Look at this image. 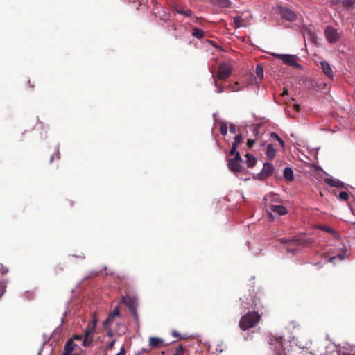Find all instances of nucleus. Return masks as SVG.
Masks as SVG:
<instances>
[{
    "label": "nucleus",
    "mask_w": 355,
    "mask_h": 355,
    "mask_svg": "<svg viewBox=\"0 0 355 355\" xmlns=\"http://www.w3.org/2000/svg\"><path fill=\"white\" fill-rule=\"evenodd\" d=\"M239 153L237 149L234 148H231L230 150V155H236V153Z\"/></svg>",
    "instance_id": "37998d69"
},
{
    "label": "nucleus",
    "mask_w": 355,
    "mask_h": 355,
    "mask_svg": "<svg viewBox=\"0 0 355 355\" xmlns=\"http://www.w3.org/2000/svg\"><path fill=\"white\" fill-rule=\"evenodd\" d=\"M349 257V254L347 252L346 250H345V251H343L341 253H339L338 254L331 257L329 259V261L331 263H335V262H334L335 260H336V259L343 260V259H348Z\"/></svg>",
    "instance_id": "6ab92c4d"
},
{
    "label": "nucleus",
    "mask_w": 355,
    "mask_h": 355,
    "mask_svg": "<svg viewBox=\"0 0 355 355\" xmlns=\"http://www.w3.org/2000/svg\"><path fill=\"white\" fill-rule=\"evenodd\" d=\"M115 344V340H112L111 343H109V345L107 346V349L111 350Z\"/></svg>",
    "instance_id": "c03bdc74"
},
{
    "label": "nucleus",
    "mask_w": 355,
    "mask_h": 355,
    "mask_svg": "<svg viewBox=\"0 0 355 355\" xmlns=\"http://www.w3.org/2000/svg\"><path fill=\"white\" fill-rule=\"evenodd\" d=\"M270 137L272 139H275L277 140H278L279 139V135L276 132H270Z\"/></svg>",
    "instance_id": "79ce46f5"
},
{
    "label": "nucleus",
    "mask_w": 355,
    "mask_h": 355,
    "mask_svg": "<svg viewBox=\"0 0 355 355\" xmlns=\"http://www.w3.org/2000/svg\"><path fill=\"white\" fill-rule=\"evenodd\" d=\"M245 157L247 158V164L249 168H252L255 166L257 163V159L252 155L247 153L245 155Z\"/></svg>",
    "instance_id": "b1692460"
},
{
    "label": "nucleus",
    "mask_w": 355,
    "mask_h": 355,
    "mask_svg": "<svg viewBox=\"0 0 355 355\" xmlns=\"http://www.w3.org/2000/svg\"><path fill=\"white\" fill-rule=\"evenodd\" d=\"M338 198L340 199V200H347L348 198H349V195L347 192L345 191H341L340 193H339V196H338Z\"/></svg>",
    "instance_id": "72a5a7b5"
},
{
    "label": "nucleus",
    "mask_w": 355,
    "mask_h": 355,
    "mask_svg": "<svg viewBox=\"0 0 355 355\" xmlns=\"http://www.w3.org/2000/svg\"><path fill=\"white\" fill-rule=\"evenodd\" d=\"M173 335L176 338L179 337V334L176 331H173Z\"/></svg>",
    "instance_id": "603ef678"
},
{
    "label": "nucleus",
    "mask_w": 355,
    "mask_h": 355,
    "mask_svg": "<svg viewBox=\"0 0 355 355\" xmlns=\"http://www.w3.org/2000/svg\"><path fill=\"white\" fill-rule=\"evenodd\" d=\"M321 69L322 72L331 80L334 78V72L332 69L327 61L320 62Z\"/></svg>",
    "instance_id": "f8f14e48"
},
{
    "label": "nucleus",
    "mask_w": 355,
    "mask_h": 355,
    "mask_svg": "<svg viewBox=\"0 0 355 355\" xmlns=\"http://www.w3.org/2000/svg\"><path fill=\"white\" fill-rule=\"evenodd\" d=\"M279 241L281 243L286 245V251L292 254H295L297 252V247H308L313 242V239L304 237L296 238L292 240L282 238Z\"/></svg>",
    "instance_id": "f257e3e1"
},
{
    "label": "nucleus",
    "mask_w": 355,
    "mask_h": 355,
    "mask_svg": "<svg viewBox=\"0 0 355 355\" xmlns=\"http://www.w3.org/2000/svg\"><path fill=\"white\" fill-rule=\"evenodd\" d=\"M255 72H256L257 76L259 78H263L264 73H263V69L261 65H257L256 67Z\"/></svg>",
    "instance_id": "c85d7f7f"
},
{
    "label": "nucleus",
    "mask_w": 355,
    "mask_h": 355,
    "mask_svg": "<svg viewBox=\"0 0 355 355\" xmlns=\"http://www.w3.org/2000/svg\"><path fill=\"white\" fill-rule=\"evenodd\" d=\"M141 352H138L136 355H140Z\"/></svg>",
    "instance_id": "13d9d810"
},
{
    "label": "nucleus",
    "mask_w": 355,
    "mask_h": 355,
    "mask_svg": "<svg viewBox=\"0 0 355 355\" xmlns=\"http://www.w3.org/2000/svg\"><path fill=\"white\" fill-rule=\"evenodd\" d=\"M94 333L95 329L88 324L86 329L84 330V334H83L84 337L83 340V345L85 347H87L92 345Z\"/></svg>",
    "instance_id": "423d86ee"
},
{
    "label": "nucleus",
    "mask_w": 355,
    "mask_h": 355,
    "mask_svg": "<svg viewBox=\"0 0 355 355\" xmlns=\"http://www.w3.org/2000/svg\"><path fill=\"white\" fill-rule=\"evenodd\" d=\"M234 141L239 145L241 144L243 141L242 135L240 134L236 135L234 137Z\"/></svg>",
    "instance_id": "c9c22d12"
},
{
    "label": "nucleus",
    "mask_w": 355,
    "mask_h": 355,
    "mask_svg": "<svg viewBox=\"0 0 355 355\" xmlns=\"http://www.w3.org/2000/svg\"><path fill=\"white\" fill-rule=\"evenodd\" d=\"M227 166L229 169L233 172H241L243 171V166L239 162H236L228 159Z\"/></svg>",
    "instance_id": "4468645a"
},
{
    "label": "nucleus",
    "mask_w": 355,
    "mask_h": 355,
    "mask_svg": "<svg viewBox=\"0 0 355 355\" xmlns=\"http://www.w3.org/2000/svg\"><path fill=\"white\" fill-rule=\"evenodd\" d=\"M241 17L237 16L234 18V24L236 27L241 26Z\"/></svg>",
    "instance_id": "4c0bfd02"
},
{
    "label": "nucleus",
    "mask_w": 355,
    "mask_h": 355,
    "mask_svg": "<svg viewBox=\"0 0 355 355\" xmlns=\"http://www.w3.org/2000/svg\"><path fill=\"white\" fill-rule=\"evenodd\" d=\"M185 348L182 344L179 345L173 355H184Z\"/></svg>",
    "instance_id": "cd10ccee"
},
{
    "label": "nucleus",
    "mask_w": 355,
    "mask_h": 355,
    "mask_svg": "<svg viewBox=\"0 0 355 355\" xmlns=\"http://www.w3.org/2000/svg\"><path fill=\"white\" fill-rule=\"evenodd\" d=\"M75 343L73 340H69L64 345V352L61 355H71V352L74 350Z\"/></svg>",
    "instance_id": "dca6fc26"
},
{
    "label": "nucleus",
    "mask_w": 355,
    "mask_h": 355,
    "mask_svg": "<svg viewBox=\"0 0 355 355\" xmlns=\"http://www.w3.org/2000/svg\"><path fill=\"white\" fill-rule=\"evenodd\" d=\"M230 131L232 134H235L236 132V127L234 124H230Z\"/></svg>",
    "instance_id": "ea45409f"
},
{
    "label": "nucleus",
    "mask_w": 355,
    "mask_h": 355,
    "mask_svg": "<svg viewBox=\"0 0 355 355\" xmlns=\"http://www.w3.org/2000/svg\"><path fill=\"white\" fill-rule=\"evenodd\" d=\"M274 350L276 352L277 355H282L284 354V349L282 341L277 339L275 340V345Z\"/></svg>",
    "instance_id": "4be33fe9"
},
{
    "label": "nucleus",
    "mask_w": 355,
    "mask_h": 355,
    "mask_svg": "<svg viewBox=\"0 0 355 355\" xmlns=\"http://www.w3.org/2000/svg\"><path fill=\"white\" fill-rule=\"evenodd\" d=\"M274 171V166L272 164L266 162L263 164V169L259 174L261 179L270 176Z\"/></svg>",
    "instance_id": "1a4fd4ad"
},
{
    "label": "nucleus",
    "mask_w": 355,
    "mask_h": 355,
    "mask_svg": "<svg viewBox=\"0 0 355 355\" xmlns=\"http://www.w3.org/2000/svg\"><path fill=\"white\" fill-rule=\"evenodd\" d=\"M257 131H258L257 128H254V132L255 133H257Z\"/></svg>",
    "instance_id": "6e6d98bb"
},
{
    "label": "nucleus",
    "mask_w": 355,
    "mask_h": 355,
    "mask_svg": "<svg viewBox=\"0 0 355 355\" xmlns=\"http://www.w3.org/2000/svg\"><path fill=\"white\" fill-rule=\"evenodd\" d=\"M148 352V350H147V349H142V352Z\"/></svg>",
    "instance_id": "4d7b16f0"
},
{
    "label": "nucleus",
    "mask_w": 355,
    "mask_h": 355,
    "mask_svg": "<svg viewBox=\"0 0 355 355\" xmlns=\"http://www.w3.org/2000/svg\"><path fill=\"white\" fill-rule=\"evenodd\" d=\"M266 211L269 217H272V212L279 216H283L287 214L286 208L282 205L277 204H271L270 207H268Z\"/></svg>",
    "instance_id": "0eeeda50"
},
{
    "label": "nucleus",
    "mask_w": 355,
    "mask_h": 355,
    "mask_svg": "<svg viewBox=\"0 0 355 355\" xmlns=\"http://www.w3.org/2000/svg\"><path fill=\"white\" fill-rule=\"evenodd\" d=\"M309 35H310L311 37L313 40L315 37V33H312V32H311V31H309Z\"/></svg>",
    "instance_id": "3c124183"
},
{
    "label": "nucleus",
    "mask_w": 355,
    "mask_h": 355,
    "mask_svg": "<svg viewBox=\"0 0 355 355\" xmlns=\"http://www.w3.org/2000/svg\"><path fill=\"white\" fill-rule=\"evenodd\" d=\"M254 143H255V140L249 139L247 141V146L248 148H251L253 147Z\"/></svg>",
    "instance_id": "58836bf2"
},
{
    "label": "nucleus",
    "mask_w": 355,
    "mask_h": 355,
    "mask_svg": "<svg viewBox=\"0 0 355 355\" xmlns=\"http://www.w3.org/2000/svg\"><path fill=\"white\" fill-rule=\"evenodd\" d=\"M6 288V283L5 282V281L0 279V297L5 293Z\"/></svg>",
    "instance_id": "7c9ffc66"
},
{
    "label": "nucleus",
    "mask_w": 355,
    "mask_h": 355,
    "mask_svg": "<svg viewBox=\"0 0 355 355\" xmlns=\"http://www.w3.org/2000/svg\"><path fill=\"white\" fill-rule=\"evenodd\" d=\"M234 157L229 159V160L234 161V162H243V159L240 155L239 153H236V155H234Z\"/></svg>",
    "instance_id": "2f4dec72"
},
{
    "label": "nucleus",
    "mask_w": 355,
    "mask_h": 355,
    "mask_svg": "<svg viewBox=\"0 0 355 355\" xmlns=\"http://www.w3.org/2000/svg\"><path fill=\"white\" fill-rule=\"evenodd\" d=\"M205 33L202 29L194 28L193 29L192 35L196 38L201 39L204 37Z\"/></svg>",
    "instance_id": "a878e982"
},
{
    "label": "nucleus",
    "mask_w": 355,
    "mask_h": 355,
    "mask_svg": "<svg viewBox=\"0 0 355 355\" xmlns=\"http://www.w3.org/2000/svg\"><path fill=\"white\" fill-rule=\"evenodd\" d=\"M272 55L281 59L282 62L288 66L295 68H301V65L297 62L298 58L295 55L272 53Z\"/></svg>",
    "instance_id": "20e7f679"
},
{
    "label": "nucleus",
    "mask_w": 355,
    "mask_h": 355,
    "mask_svg": "<svg viewBox=\"0 0 355 355\" xmlns=\"http://www.w3.org/2000/svg\"><path fill=\"white\" fill-rule=\"evenodd\" d=\"M260 320V315L256 311H249L241 317L239 321V327L243 330H248L254 327Z\"/></svg>",
    "instance_id": "f03ea898"
},
{
    "label": "nucleus",
    "mask_w": 355,
    "mask_h": 355,
    "mask_svg": "<svg viewBox=\"0 0 355 355\" xmlns=\"http://www.w3.org/2000/svg\"><path fill=\"white\" fill-rule=\"evenodd\" d=\"M284 178L286 180L292 181L293 180V171L289 168L286 167L284 171Z\"/></svg>",
    "instance_id": "5701e85b"
},
{
    "label": "nucleus",
    "mask_w": 355,
    "mask_h": 355,
    "mask_svg": "<svg viewBox=\"0 0 355 355\" xmlns=\"http://www.w3.org/2000/svg\"><path fill=\"white\" fill-rule=\"evenodd\" d=\"M250 301H252V303L250 304V302H244L245 304H242L243 307L245 309H256L257 307L258 301L259 300H257L254 298L252 295L250 296Z\"/></svg>",
    "instance_id": "a211bd4d"
},
{
    "label": "nucleus",
    "mask_w": 355,
    "mask_h": 355,
    "mask_svg": "<svg viewBox=\"0 0 355 355\" xmlns=\"http://www.w3.org/2000/svg\"><path fill=\"white\" fill-rule=\"evenodd\" d=\"M73 339L74 340H81L84 339V337H83V335H75L73 336Z\"/></svg>",
    "instance_id": "a18cd8bd"
},
{
    "label": "nucleus",
    "mask_w": 355,
    "mask_h": 355,
    "mask_svg": "<svg viewBox=\"0 0 355 355\" xmlns=\"http://www.w3.org/2000/svg\"><path fill=\"white\" fill-rule=\"evenodd\" d=\"M265 208L268 209L271 204H277L279 201V197L278 195L275 193H270L266 195L263 198Z\"/></svg>",
    "instance_id": "9d476101"
},
{
    "label": "nucleus",
    "mask_w": 355,
    "mask_h": 355,
    "mask_svg": "<svg viewBox=\"0 0 355 355\" xmlns=\"http://www.w3.org/2000/svg\"><path fill=\"white\" fill-rule=\"evenodd\" d=\"M294 108L295 110H296L297 111H298L300 110V106L299 105H294Z\"/></svg>",
    "instance_id": "5fc2aeb1"
},
{
    "label": "nucleus",
    "mask_w": 355,
    "mask_h": 355,
    "mask_svg": "<svg viewBox=\"0 0 355 355\" xmlns=\"http://www.w3.org/2000/svg\"><path fill=\"white\" fill-rule=\"evenodd\" d=\"M122 301L125 304V305L130 309L131 313L134 315V317L137 319V313L136 311L135 302L132 298L126 299L125 297H123Z\"/></svg>",
    "instance_id": "ddd939ff"
},
{
    "label": "nucleus",
    "mask_w": 355,
    "mask_h": 355,
    "mask_svg": "<svg viewBox=\"0 0 355 355\" xmlns=\"http://www.w3.org/2000/svg\"><path fill=\"white\" fill-rule=\"evenodd\" d=\"M120 313L119 307H116L112 313H110L107 318L103 322L104 326H110L112 324L115 317L119 316Z\"/></svg>",
    "instance_id": "2eb2a0df"
},
{
    "label": "nucleus",
    "mask_w": 355,
    "mask_h": 355,
    "mask_svg": "<svg viewBox=\"0 0 355 355\" xmlns=\"http://www.w3.org/2000/svg\"><path fill=\"white\" fill-rule=\"evenodd\" d=\"M116 355H125V349L124 347H122L120 350V352L116 354Z\"/></svg>",
    "instance_id": "49530a36"
},
{
    "label": "nucleus",
    "mask_w": 355,
    "mask_h": 355,
    "mask_svg": "<svg viewBox=\"0 0 355 355\" xmlns=\"http://www.w3.org/2000/svg\"><path fill=\"white\" fill-rule=\"evenodd\" d=\"M60 157V152L58 150H57L56 152H55V153H53V155H51L50 158V162H52L55 159H59Z\"/></svg>",
    "instance_id": "f704fd0d"
},
{
    "label": "nucleus",
    "mask_w": 355,
    "mask_h": 355,
    "mask_svg": "<svg viewBox=\"0 0 355 355\" xmlns=\"http://www.w3.org/2000/svg\"><path fill=\"white\" fill-rule=\"evenodd\" d=\"M218 80H218V79H214V85L217 89V92L222 93L224 92V87H223V85H221L220 83H218Z\"/></svg>",
    "instance_id": "c756f323"
},
{
    "label": "nucleus",
    "mask_w": 355,
    "mask_h": 355,
    "mask_svg": "<svg viewBox=\"0 0 355 355\" xmlns=\"http://www.w3.org/2000/svg\"><path fill=\"white\" fill-rule=\"evenodd\" d=\"M277 141L279 142L282 148H284V141L280 137H279V139Z\"/></svg>",
    "instance_id": "09e8293b"
},
{
    "label": "nucleus",
    "mask_w": 355,
    "mask_h": 355,
    "mask_svg": "<svg viewBox=\"0 0 355 355\" xmlns=\"http://www.w3.org/2000/svg\"><path fill=\"white\" fill-rule=\"evenodd\" d=\"M232 72V67L230 64L227 62H222L218 65L216 73H213V79H218L220 80H225L227 79Z\"/></svg>",
    "instance_id": "7ed1b4c3"
},
{
    "label": "nucleus",
    "mask_w": 355,
    "mask_h": 355,
    "mask_svg": "<svg viewBox=\"0 0 355 355\" xmlns=\"http://www.w3.org/2000/svg\"><path fill=\"white\" fill-rule=\"evenodd\" d=\"M275 153H276V150L275 149L273 145L268 144L267 146V150H266L267 157L269 159H272L275 156Z\"/></svg>",
    "instance_id": "412c9836"
},
{
    "label": "nucleus",
    "mask_w": 355,
    "mask_h": 355,
    "mask_svg": "<svg viewBox=\"0 0 355 355\" xmlns=\"http://www.w3.org/2000/svg\"><path fill=\"white\" fill-rule=\"evenodd\" d=\"M342 3V0H330L331 6H337Z\"/></svg>",
    "instance_id": "a19ab883"
},
{
    "label": "nucleus",
    "mask_w": 355,
    "mask_h": 355,
    "mask_svg": "<svg viewBox=\"0 0 355 355\" xmlns=\"http://www.w3.org/2000/svg\"><path fill=\"white\" fill-rule=\"evenodd\" d=\"M164 340L157 337H150L149 338V345L151 347L157 348L162 346Z\"/></svg>",
    "instance_id": "f3484780"
},
{
    "label": "nucleus",
    "mask_w": 355,
    "mask_h": 355,
    "mask_svg": "<svg viewBox=\"0 0 355 355\" xmlns=\"http://www.w3.org/2000/svg\"><path fill=\"white\" fill-rule=\"evenodd\" d=\"M324 35L329 43H336L340 39L341 34L332 26H327L324 30Z\"/></svg>",
    "instance_id": "39448f33"
},
{
    "label": "nucleus",
    "mask_w": 355,
    "mask_h": 355,
    "mask_svg": "<svg viewBox=\"0 0 355 355\" xmlns=\"http://www.w3.org/2000/svg\"><path fill=\"white\" fill-rule=\"evenodd\" d=\"M279 14L282 19L288 21H294L297 19L296 13L287 7H280Z\"/></svg>",
    "instance_id": "6e6552de"
},
{
    "label": "nucleus",
    "mask_w": 355,
    "mask_h": 355,
    "mask_svg": "<svg viewBox=\"0 0 355 355\" xmlns=\"http://www.w3.org/2000/svg\"><path fill=\"white\" fill-rule=\"evenodd\" d=\"M97 322H98V319L96 318V316L94 315L93 316V318H92V320L91 322H89L88 324L91 327H93V328H96V326L97 324Z\"/></svg>",
    "instance_id": "e433bc0d"
},
{
    "label": "nucleus",
    "mask_w": 355,
    "mask_h": 355,
    "mask_svg": "<svg viewBox=\"0 0 355 355\" xmlns=\"http://www.w3.org/2000/svg\"><path fill=\"white\" fill-rule=\"evenodd\" d=\"M316 229L320 230L322 231H324V232L331 234L336 240H339L340 239V234L337 231H336L334 229H333L330 227L323 225H317Z\"/></svg>",
    "instance_id": "9b49d317"
},
{
    "label": "nucleus",
    "mask_w": 355,
    "mask_h": 355,
    "mask_svg": "<svg viewBox=\"0 0 355 355\" xmlns=\"http://www.w3.org/2000/svg\"><path fill=\"white\" fill-rule=\"evenodd\" d=\"M355 4V0H342V5L346 8H349Z\"/></svg>",
    "instance_id": "bb28decb"
},
{
    "label": "nucleus",
    "mask_w": 355,
    "mask_h": 355,
    "mask_svg": "<svg viewBox=\"0 0 355 355\" xmlns=\"http://www.w3.org/2000/svg\"><path fill=\"white\" fill-rule=\"evenodd\" d=\"M326 182L331 187H336L338 188H341L343 187V183L339 180L327 179Z\"/></svg>",
    "instance_id": "393cba45"
},
{
    "label": "nucleus",
    "mask_w": 355,
    "mask_h": 355,
    "mask_svg": "<svg viewBox=\"0 0 355 355\" xmlns=\"http://www.w3.org/2000/svg\"><path fill=\"white\" fill-rule=\"evenodd\" d=\"M220 132L221 135H225L227 133V125L226 123H222L220 127Z\"/></svg>",
    "instance_id": "473e14b6"
},
{
    "label": "nucleus",
    "mask_w": 355,
    "mask_h": 355,
    "mask_svg": "<svg viewBox=\"0 0 355 355\" xmlns=\"http://www.w3.org/2000/svg\"><path fill=\"white\" fill-rule=\"evenodd\" d=\"M288 93V91L287 89H286L285 87L284 88V90H283V92L281 94V96H284L285 95H287Z\"/></svg>",
    "instance_id": "de8ad7c7"
},
{
    "label": "nucleus",
    "mask_w": 355,
    "mask_h": 355,
    "mask_svg": "<svg viewBox=\"0 0 355 355\" xmlns=\"http://www.w3.org/2000/svg\"><path fill=\"white\" fill-rule=\"evenodd\" d=\"M238 146H239V144H236L235 141H234V142L232 143V148H234L237 149Z\"/></svg>",
    "instance_id": "8fccbe9b"
},
{
    "label": "nucleus",
    "mask_w": 355,
    "mask_h": 355,
    "mask_svg": "<svg viewBox=\"0 0 355 355\" xmlns=\"http://www.w3.org/2000/svg\"><path fill=\"white\" fill-rule=\"evenodd\" d=\"M174 10L178 13V14H181V15H183L186 17H191L192 15V11L189 9H184L182 7H179V6H175L174 8Z\"/></svg>",
    "instance_id": "aec40b11"
},
{
    "label": "nucleus",
    "mask_w": 355,
    "mask_h": 355,
    "mask_svg": "<svg viewBox=\"0 0 355 355\" xmlns=\"http://www.w3.org/2000/svg\"><path fill=\"white\" fill-rule=\"evenodd\" d=\"M28 85H29L30 87H31V88H33V87H34V85H33V84H32V83H31V80H30L28 81Z\"/></svg>",
    "instance_id": "864d4df0"
}]
</instances>
